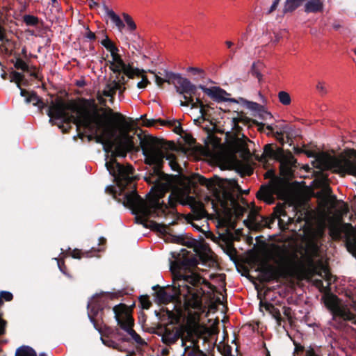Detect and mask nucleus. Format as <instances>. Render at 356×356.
<instances>
[{"instance_id": "9b49d317", "label": "nucleus", "mask_w": 356, "mask_h": 356, "mask_svg": "<svg viewBox=\"0 0 356 356\" xmlns=\"http://www.w3.org/2000/svg\"><path fill=\"white\" fill-rule=\"evenodd\" d=\"M326 168L341 174L356 177V150L348 149L337 156L324 157Z\"/></svg>"}, {"instance_id": "f3484780", "label": "nucleus", "mask_w": 356, "mask_h": 356, "mask_svg": "<svg viewBox=\"0 0 356 356\" xmlns=\"http://www.w3.org/2000/svg\"><path fill=\"white\" fill-rule=\"evenodd\" d=\"M109 173L114 177L119 191H122L133 181V168L131 165L124 166L112 158L106 163Z\"/></svg>"}, {"instance_id": "8fccbe9b", "label": "nucleus", "mask_w": 356, "mask_h": 356, "mask_svg": "<svg viewBox=\"0 0 356 356\" xmlns=\"http://www.w3.org/2000/svg\"><path fill=\"white\" fill-rule=\"evenodd\" d=\"M102 340L103 343L105 345H106L107 346L116 348L117 343L115 342H114L113 341H111L108 339H104V338H102Z\"/></svg>"}, {"instance_id": "c85d7f7f", "label": "nucleus", "mask_w": 356, "mask_h": 356, "mask_svg": "<svg viewBox=\"0 0 356 356\" xmlns=\"http://www.w3.org/2000/svg\"><path fill=\"white\" fill-rule=\"evenodd\" d=\"M266 129L273 134L275 138L280 143H282V145L284 143V139L283 136L284 134H286V129H288L286 126H283L282 128H280V130H277L276 131H274V129L272 125H268L266 127Z\"/></svg>"}, {"instance_id": "bb28decb", "label": "nucleus", "mask_w": 356, "mask_h": 356, "mask_svg": "<svg viewBox=\"0 0 356 356\" xmlns=\"http://www.w3.org/2000/svg\"><path fill=\"white\" fill-rule=\"evenodd\" d=\"M10 81L15 82L17 85V87L19 89H20L21 95L26 96V95L28 93V92L26 90H25L24 89H22L21 86H20L21 82L24 79V75L22 73H20V72H18L16 71H13L10 73Z\"/></svg>"}, {"instance_id": "5fc2aeb1", "label": "nucleus", "mask_w": 356, "mask_h": 356, "mask_svg": "<svg viewBox=\"0 0 356 356\" xmlns=\"http://www.w3.org/2000/svg\"><path fill=\"white\" fill-rule=\"evenodd\" d=\"M6 325V321L0 318V335L4 334Z\"/></svg>"}, {"instance_id": "423d86ee", "label": "nucleus", "mask_w": 356, "mask_h": 356, "mask_svg": "<svg viewBox=\"0 0 356 356\" xmlns=\"http://www.w3.org/2000/svg\"><path fill=\"white\" fill-rule=\"evenodd\" d=\"M179 202L182 204H188L191 207V213H188L186 216L188 222L191 223L193 227L199 232H205L204 227L207 228V225H200L195 221H199L204 218L207 216V212L202 203L196 202L191 197L186 196L185 191H180L177 188H174L172 193L168 198V204H165L163 202L159 201V207H163V212H157L151 211L149 215L145 216L142 213H136L137 221L140 223H145L148 218L150 217H163L164 221L159 224L154 222L153 226L160 232H165L167 226L175 223L177 219L175 212V207L177 203Z\"/></svg>"}, {"instance_id": "de8ad7c7", "label": "nucleus", "mask_w": 356, "mask_h": 356, "mask_svg": "<svg viewBox=\"0 0 356 356\" xmlns=\"http://www.w3.org/2000/svg\"><path fill=\"white\" fill-rule=\"evenodd\" d=\"M140 302L143 309H148L151 305V302L148 300L147 297L145 296L140 297Z\"/></svg>"}, {"instance_id": "49530a36", "label": "nucleus", "mask_w": 356, "mask_h": 356, "mask_svg": "<svg viewBox=\"0 0 356 356\" xmlns=\"http://www.w3.org/2000/svg\"><path fill=\"white\" fill-rule=\"evenodd\" d=\"M187 71L193 74H199L201 77L204 76V71L200 68L191 67L187 69Z\"/></svg>"}, {"instance_id": "ddd939ff", "label": "nucleus", "mask_w": 356, "mask_h": 356, "mask_svg": "<svg viewBox=\"0 0 356 356\" xmlns=\"http://www.w3.org/2000/svg\"><path fill=\"white\" fill-rule=\"evenodd\" d=\"M113 310L118 324L131 337V339L139 346L145 345V340L132 328L134 323V319L127 306L120 304L113 307Z\"/></svg>"}, {"instance_id": "603ef678", "label": "nucleus", "mask_w": 356, "mask_h": 356, "mask_svg": "<svg viewBox=\"0 0 356 356\" xmlns=\"http://www.w3.org/2000/svg\"><path fill=\"white\" fill-rule=\"evenodd\" d=\"M72 257L76 259H80L82 257V252L81 250L75 249L72 252Z\"/></svg>"}, {"instance_id": "4be33fe9", "label": "nucleus", "mask_w": 356, "mask_h": 356, "mask_svg": "<svg viewBox=\"0 0 356 356\" xmlns=\"http://www.w3.org/2000/svg\"><path fill=\"white\" fill-rule=\"evenodd\" d=\"M106 16L115 24L118 31H122L125 27L124 23L122 22L119 15H118L113 10L108 8L107 6L104 7Z\"/></svg>"}, {"instance_id": "7ed1b4c3", "label": "nucleus", "mask_w": 356, "mask_h": 356, "mask_svg": "<svg viewBox=\"0 0 356 356\" xmlns=\"http://www.w3.org/2000/svg\"><path fill=\"white\" fill-rule=\"evenodd\" d=\"M140 147L145 157V163L153 165V172L145 177L149 184H154L148 194L147 200L142 199L132 191L124 195L123 204L131 208L134 213L149 215L151 211L163 212V207H159V200L173 186L172 178L161 172L166 150L160 140L152 136L145 137L140 140Z\"/></svg>"}, {"instance_id": "c9c22d12", "label": "nucleus", "mask_w": 356, "mask_h": 356, "mask_svg": "<svg viewBox=\"0 0 356 356\" xmlns=\"http://www.w3.org/2000/svg\"><path fill=\"white\" fill-rule=\"evenodd\" d=\"M138 70L140 72L138 75L134 74L132 77H129V78L133 79L134 76H138V77L141 76L142 80L137 83V87L140 89H143V88H146V86L149 83V81H148L147 76L144 75L145 71L143 70H140V69H138Z\"/></svg>"}, {"instance_id": "5701e85b", "label": "nucleus", "mask_w": 356, "mask_h": 356, "mask_svg": "<svg viewBox=\"0 0 356 356\" xmlns=\"http://www.w3.org/2000/svg\"><path fill=\"white\" fill-rule=\"evenodd\" d=\"M14 66L17 70H21L24 72L29 73L30 76L35 78H38V74L35 67H29L27 63L22 58H17L14 63Z\"/></svg>"}, {"instance_id": "f03ea898", "label": "nucleus", "mask_w": 356, "mask_h": 356, "mask_svg": "<svg viewBox=\"0 0 356 356\" xmlns=\"http://www.w3.org/2000/svg\"><path fill=\"white\" fill-rule=\"evenodd\" d=\"M319 245L314 236L309 237L305 243V247H298L291 242L281 244H271L266 251L267 258L277 265L276 267L264 264L261 271L266 280H271L285 277L294 273L307 263L313 268L315 274L327 282V287L332 282V275L322 261L314 266V258L318 256Z\"/></svg>"}, {"instance_id": "0e129e2a", "label": "nucleus", "mask_w": 356, "mask_h": 356, "mask_svg": "<svg viewBox=\"0 0 356 356\" xmlns=\"http://www.w3.org/2000/svg\"><path fill=\"white\" fill-rule=\"evenodd\" d=\"M87 38H89L90 40H94L95 38V35L94 33L91 32V31H89L88 33H87Z\"/></svg>"}, {"instance_id": "c756f323", "label": "nucleus", "mask_w": 356, "mask_h": 356, "mask_svg": "<svg viewBox=\"0 0 356 356\" xmlns=\"http://www.w3.org/2000/svg\"><path fill=\"white\" fill-rule=\"evenodd\" d=\"M293 356H318L313 348L305 349L301 346H296Z\"/></svg>"}, {"instance_id": "4468645a", "label": "nucleus", "mask_w": 356, "mask_h": 356, "mask_svg": "<svg viewBox=\"0 0 356 356\" xmlns=\"http://www.w3.org/2000/svg\"><path fill=\"white\" fill-rule=\"evenodd\" d=\"M101 43L111 53L110 68L112 71L119 73L123 72L128 77H132L134 74L138 75L140 74V72L138 68H133L124 63L118 54V49L108 37H106Z\"/></svg>"}, {"instance_id": "dca6fc26", "label": "nucleus", "mask_w": 356, "mask_h": 356, "mask_svg": "<svg viewBox=\"0 0 356 356\" xmlns=\"http://www.w3.org/2000/svg\"><path fill=\"white\" fill-rule=\"evenodd\" d=\"M264 154L280 162V172L283 176L289 177L293 175L296 161L290 152H285L282 148L274 150L270 145H266Z\"/></svg>"}, {"instance_id": "20e7f679", "label": "nucleus", "mask_w": 356, "mask_h": 356, "mask_svg": "<svg viewBox=\"0 0 356 356\" xmlns=\"http://www.w3.org/2000/svg\"><path fill=\"white\" fill-rule=\"evenodd\" d=\"M241 190L234 179H225L213 191L211 204L216 214L217 229L219 234L231 235L236 222L245 212L250 210L245 225L253 230L268 227L271 220L259 214V209L253 204H248L243 199L237 200L234 192Z\"/></svg>"}, {"instance_id": "e433bc0d", "label": "nucleus", "mask_w": 356, "mask_h": 356, "mask_svg": "<svg viewBox=\"0 0 356 356\" xmlns=\"http://www.w3.org/2000/svg\"><path fill=\"white\" fill-rule=\"evenodd\" d=\"M277 97H278V99H279L280 102L284 106H288L291 102V96L286 91L279 92Z\"/></svg>"}, {"instance_id": "b1692460", "label": "nucleus", "mask_w": 356, "mask_h": 356, "mask_svg": "<svg viewBox=\"0 0 356 356\" xmlns=\"http://www.w3.org/2000/svg\"><path fill=\"white\" fill-rule=\"evenodd\" d=\"M323 3L321 0H309L305 4V11L307 13L321 12Z\"/></svg>"}, {"instance_id": "58836bf2", "label": "nucleus", "mask_w": 356, "mask_h": 356, "mask_svg": "<svg viewBox=\"0 0 356 356\" xmlns=\"http://www.w3.org/2000/svg\"><path fill=\"white\" fill-rule=\"evenodd\" d=\"M26 95H28L26 99V102L27 103L32 102L34 106H38L39 107L42 104V102L35 93L29 94L28 92L26 96Z\"/></svg>"}, {"instance_id": "37998d69", "label": "nucleus", "mask_w": 356, "mask_h": 356, "mask_svg": "<svg viewBox=\"0 0 356 356\" xmlns=\"http://www.w3.org/2000/svg\"><path fill=\"white\" fill-rule=\"evenodd\" d=\"M251 74L257 77L259 80L261 79V74L257 68V65L256 63H253L251 67Z\"/></svg>"}, {"instance_id": "0eeeda50", "label": "nucleus", "mask_w": 356, "mask_h": 356, "mask_svg": "<svg viewBox=\"0 0 356 356\" xmlns=\"http://www.w3.org/2000/svg\"><path fill=\"white\" fill-rule=\"evenodd\" d=\"M348 211L347 206L343 204L340 209L332 216L324 212L323 218L327 220L330 236L334 239H339L343 234L348 251L356 255V229L349 223H342V217Z\"/></svg>"}, {"instance_id": "6ab92c4d", "label": "nucleus", "mask_w": 356, "mask_h": 356, "mask_svg": "<svg viewBox=\"0 0 356 356\" xmlns=\"http://www.w3.org/2000/svg\"><path fill=\"white\" fill-rule=\"evenodd\" d=\"M109 297L110 296L108 295H102L95 298L88 305V316L97 330H99V328L97 327L95 318L98 315L99 310L102 309L101 303L106 302L109 298Z\"/></svg>"}, {"instance_id": "a878e982", "label": "nucleus", "mask_w": 356, "mask_h": 356, "mask_svg": "<svg viewBox=\"0 0 356 356\" xmlns=\"http://www.w3.org/2000/svg\"><path fill=\"white\" fill-rule=\"evenodd\" d=\"M258 199L264 200L268 204H272L274 198L270 190L268 187L262 186L257 193Z\"/></svg>"}, {"instance_id": "79ce46f5", "label": "nucleus", "mask_w": 356, "mask_h": 356, "mask_svg": "<svg viewBox=\"0 0 356 356\" xmlns=\"http://www.w3.org/2000/svg\"><path fill=\"white\" fill-rule=\"evenodd\" d=\"M258 114L259 117L264 120H270L273 118L272 114L267 111L264 106L262 107V110L258 112Z\"/></svg>"}, {"instance_id": "2f4dec72", "label": "nucleus", "mask_w": 356, "mask_h": 356, "mask_svg": "<svg viewBox=\"0 0 356 356\" xmlns=\"http://www.w3.org/2000/svg\"><path fill=\"white\" fill-rule=\"evenodd\" d=\"M165 158L167 161H168L169 165L171 169L175 172H179L181 170V167L178 164L176 161L175 156L172 154L166 153Z\"/></svg>"}, {"instance_id": "393cba45", "label": "nucleus", "mask_w": 356, "mask_h": 356, "mask_svg": "<svg viewBox=\"0 0 356 356\" xmlns=\"http://www.w3.org/2000/svg\"><path fill=\"white\" fill-rule=\"evenodd\" d=\"M260 309H265L266 311L268 312L277 321L278 324L281 322V314L277 308H276L273 304L269 302H260Z\"/></svg>"}, {"instance_id": "69168bd1", "label": "nucleus", "mask_w": 356, "mask_h": 356, "mask_svg": "<svg viewBox=\"0 0 356 356\" xmlns=\"http://www.w3.org/2000/svg\"><path fill=\"white\" fill-rule=\"evenodd\" d=\"M316 285L318 287L323 286V282L321 280H316Z\"/></svg>"}, {"instance_id": "a18cd8bd", "label": "nucleus", "mask_w": 356, "mask_h": 356, "mask_svg": "<svg viewBox=\"0 0 356 356\" xmlns=\"http://www.w3.org/2000/svg\"><path fill=\"white\" fill-rule=\"evenodd\" d=\"M0 297H1V298L6 301H10L13 298L11 293L4 291L0 292Z\"/></svg>"}, {"instance_id": "39448f33", "label": "nucleus", "mask_w": 356, "mask_h": 356, "mask_svg": "<svg viewBox=\"0 0 356 356\" xmlns=\"http://www.w3.org/2000/svg\"><path fill=\"white\" fill-rule=\"evenodd\" d=\"M192 259L186 258L182 264L179 261H175L170 264V271L172 276V287L168 290H172V293L167 291L164 288H160L156 292V298L159 302L167 303L174 300L183 302L188 314L190 312H199V316L203 312L202 308L201 292L199 286L202 284L211 286L209 282L186 266L195 264ZM188 315H187V317Z\"/></svg>"}, {"instance_id": "338daca9", "label": "nucleus", "mask_w": 356, "mask_h": 356, "mask_svg": "<svg viewBox=\"0 0 356 356\" xmlns=\"http://www.w3.org/2000/svg\"><path fill=\"white\" fill-rule=\"evenodd\" d=\"M99 245H103V244H104L106 243V239L104 238H103V237H101L99 239Z\"/></svg>"}, {"instance_id": "a19ab883", "label": "nucleus", "mask_w": 356, "mask_h": 356, "mask_svg": "<svg viewBox=\"0 0 356 356\" xmlns=\"http://www.w3.org/2000/svg\"><path fill=\"white\" fill-rule=\"evenodd\" d=\"M246 105L249 109L257 111V113L262 110L263 107V106L259 104L253 102H246Z\"/></svg>"}, {"instance_id": "c03bdc74", "label": "nucleus", "mask_w": 356, "mask_h": 356, "mask_svg": "<svg viewBox=\"0 0 356 356\" xmlns=\"http://www.w3.org/2000/svg\"><path fill=\"white\" fill-rule=\"evenodd\" d=\"M118 83V89L117 90L119 91V94L120 95L125 90V87H124V76H122L121 79H119L118 81H116Z\"/></svg>"}, {"instance_id": "aec40b11", "label": "nucleus", "mask_w": 356, "mask_h": 356, "mask_svg": "<svg viewBox=\"0 0 356 356\" xmlns=\"http://www.w3.org/2000/svg\"><path fill=\"white\" fill-rule=\"evenodd\" d=\"M117 89L118 83L116 81H113L108 83L102 91H98L96 97L99 104L106 106V100L105 97H109V102L113 104Z\"/></svg>"}, {"instance_id": "f257e3e1", "label": "nucleus", "mask_w": 356, "mask_h": 356, "mask_svg": "<svg viewBox=\"0 0 356 356\" xmlns=\"http://www.w3.org/2000/svg\"><path fill=\"white\" fill-rule=\"evenodd\" d=\"M47 115L51 122L56 120L62 122L73 120L88 129L95 135L96 141L103 145L106 152L112 150L118 131L124 142L116 146L114 152L116 156H125L134 146L131 138L123 128L124 116L109 107L99 108L93 98H80L76 102H70L56 99L51 102Z\"/></svg>"}, {"instance_id": "4c0bfd02", "label": "nucleus", "mask_w": 356, "mask_h": 356, "mask_svg": "<svg viewBox=\"0 0 356 356\" xmlns=\"http://www.w3.org/2000/svg\"><path fill=\"white\" fill-rule=\"evenodd\" d=\"M232 146L235 152L244 151L245 144L241 139L236 138L232 141Z\"/></svg>"}, {"instance_id": "1a4fd4ad", "label": "nucleus", "mask_w": 356, "mask_h": 356, "mask_svg": "<svg viewBox=\"0 0 356 356\" xmlns=\"http://www.w3.org/2000/svg\"><path fill=\"white\" fill-rule=\"evenodd\" d=\"M173 78L172 83L178 93L183 95L184 101L181 102V106H191L192 108H200L201 117L204 119V104L200 99V94L197 93V87L193 84L188 79L182 77L179 74H171Z\"/></svg>"}, {"instance_id": "6e6552de", "label": "nucleus", "mask_w": 356, "mask_h": 356, "mask_svg": "<svg viewBox=\"0 0 356 356\" xmlns=\"http://www.w3.org/2000/svg\"><path fill=\"white\" fill-rule=\"evenodd\" d=\"M199 312H190L186 319V326L182 337V347L188 356H207L200 350L198 339L207 333V327L200 323Z\"/></svg>"}, {"instance_id": "774afa93", "label": "nucleus", "mask_w": 356, "mask_h": 356, "mask_svg": "<svg viewBox=\"0 0 356 356\" xmlns=\"http://www.w3.org/2000/svg\"><path fill=\"white\" fill-rule=\"evenodd\" d=\"M225 44L228 48H231L234 44V43L231 41H226Z\"/></svg>"}, {"instance_id": "3c124183", "label": "nucleus", "mask_w": 356, "mask_h": 356, "mask_svg": "<svg viewBox=\"0 0 356 356\" xmlns=\"http://www.w3.org/2000/svg\"><path fill=\"white\" fill-rule=\"evenodd\" d=\"M162 124H168L169 126L175 127V129H180V124L177 121H168L163 122Z\"/></svg>"}, {"instance_id": "6e6d98bb", "label": "nucleus", "mask_w": 356, "mask_h": 356, "mask_svg": "<svg viewBox=\"0 0 356 356\" xmlns=\"http://www.w3.org/2000/svg\"><path fill=\"white\" fill-rule=\"evenodd\" d=\"M197 181L200 182V184L209 186V181L207 180L203 177L197 176Z\"/></svg>"}, {"instance_id": "7c9ffc66", "label": "nucleus", "mask_w": 356, "mask_h": 356, "mask_svg": "<svg viewBox=\"0 0 356 356\" xmlns=\"http://www.w3.org/2000/svg\"><path fill=\"white\" fill-rule=\"evenodd\" d=\"M237 170L243 175H250L253 172V168L247 163L237 161L236 163Z\"/></svg>"}, {"instance_id": "a211bd4d", "label": "nucleus", "mask_w": 356, "mask_h": 356, "mask_svg": "<svg viewBox=\"0 0 356 356\" xmlns=\"http://www.w3.org/2000/svg\"><path fill=\"white\" fill-rule=\"evenodd\" d=\"M186 326V323L180 330L177 327H164L159 332V334L161 337L162 341L165 344L171 345L175 343L179 338L182 340Z\"/></svg>"}, {"instance_id": "ea45409f", "label": "nucleus", "mask_w": 356, "mask_h": 356, "mask_svg": "<svg viewBox=\"0 0 356 356\" xmlns=\"http://www.w3.org/2000/svg\"><path fill=\"white\" fill-rule=\"evenodd\" d=\"M321 194H322V196L325 198V199H327L330 196V193H331V188H330V186L327 184L325 180H323V184H322V190H321Z\"/></svg>"}, {"instance_id": "09e8293b", "label": "nucleus", "mask_w": 356, "mask_h": 356, "mask_svg": "<svg viewBox=\"0 0 356 356\" xmlns=\"http://www.w3.org/2000/svg\"><path fill=\"white\" fill-rule=\"evenodd\" d=\"M316 89L319 92H321L322 95H325L327 93V89L325 86V83L323 82H318L316 85Z\"/></svg>"}, {"instance_id": "412c9836", "label": "nucleus", "mask_w": 356, "mask_h": 356, "mask_svg": "<svg viewBox=\"0 0 356 356\" xmlns=\"http://www.w3.org/2000/svg\"><path fill=\"white\" fill-rule=\"evenodd\" d=\"M199 88L202 89L205 94L216 102H237L234 99L228 98L227 96L229 94L218 87L206 88L203 86H200Z\"/></svg>"}, {"instance_id": "864d4df0", "label": "nucleus", "mask_w": 356, "mask_h": 356, "mask_svg": "<svg viewBox=\"0 0 356 356\" xmlns=\"http://www.w3.org/2000/svg\"><path fill=\"white\" fill-rule=\"evenodd\" d=\"M280 2V0H274L273 4L271 5V6L268 10V13H270L273 12L274 10H275L278 6Z\"/></svg>"}, {"instance_id": "bf43d9fd", "label": "nucleus", "mask_w": 356, "mask_h": 356, "mask_svg": "<svg viewBox=\"0 0 356 356\" xmlns=\"http://www.w3.org/2000/svg\"><path fill=\"white\" fill-rule=\"evenodd\" d=\"M282 38V35L277 33H275L274 39L272 40L273 43H277Z\"/></svg>"}, {"instance_id": "f704fd0d", "label": "nucleus", "mask_w": 356, "mask_h": 356, "mask_svg": "<svg viewBox=\"0 0 356 356\" xmlns=\"http://www.w3.org/2000/svg\"><path fill=\"white\" fill-rule=\"evenodd\" d=\"M122 16L127 26V30L130 32L134 31L136 29V24L133 18L126 13H123Z\"/></svg>"}, {"instance_id": "13d9d810", "label": "nucleus", "mask_w": 356, "mask_h": 356, "mask_svg": "<svg viewBox=\"0 0 356 356\" xmlns=\"http://www.w3.org/2000/svg\"><path fill=\"white\" fill-rule=\"evenodd\" d=\"M5 29L0 24V40L3 41L5 38Z\"/></svg>"}, {"instance_id": "473e14b6", "label": "nucleus", "mask_w": 356, "mask_h": 356, "mask_svg": "<svg viewBox=\"0 0 356 356\" xmlns=\"http://www.w3.org/2000/svg\"><path fill=\"white\" fill-rule=\"evenodd\" d=\"M15 356H37V355L33 348L29 346H22L17 350Z\"/></svg>"}, {"instance_id": "f8f14e48", "label": "nucleus", "mask_w": 356, "mask_h": 356, "mask_svg": "<svg viewBox=\"0 0 356 356\" xmlns=\"http://www.w3.org/2000/svg\"><path fill=\"white\" fill-rule=\"evenodd\" d=\"M325 305L331 312L333 319H340L348 321L354 325L356 330V314L350 312L349 307L337 296L327 293L323 297Z\"/></svg>"}, {"instance_id": "cd10ccee", "label": "nucleus", "mask_w": 356, "mask_h": 356, "mask_svg": "<svg viewBox=\"0 0 356 356\" xmlns=\"http://www.w3.org/2000/svg\"><path fill=\"white\" fill-rule=\"evenodd\" d=\"M305 0H286L283 8L284 13H291L300 7Z\"/></svg>"}, {"instance_id": "680f3d73", "label": "nucleus", "mask_w": 356, "mask_h": 356, "mask_svg": "<svg viewBox=\"0 0 356 356\" xmlns=\"http://www.w3.org/2000/svg\"><path fill=\"white\" fill-rule=\"evenodd\" d=\"M223 356H234L231 353L230 347H227L225 348Z\"/></svg>"}, {"instance_id": "052dcab7", "label": "nucleus", "mask_w": 356, "mask_h": 356, "mask_svg": "<svg viewBox=\"0 0 356 356\" xmlns=\"http://www.w3.org/2000/svg\"><path fill=\"white\" fill-rule=\"evenodd\" d=\"M106 191L109 193L113 194L115 197L116 189L113 186H108L106 188Z\"/></svg>"}, {"instance_id": "2eb2a0df", "label": "nucleus", "mask_w": 356, "mask_h": 356, "mask_svg": "<svg viewBox=\"0 0 356 356\" xmlns=\"http://www.w3.org/2000/svg\"><path fill=\"white\" fill-rule=\"evenodd\" d=\"M101 43L111 53L110 68L112 71L119 73L123 72L128 77H132L134 74L138 75L140 74V72L138 68H133L124 63L118 54V49L108 37H106Z\"/></svg>"}, {"instance_id": "4d7b16f0", "label": "nucleus", "mask_w": 356, "mask_h": 356, "mask_svg": "<svg viewBox=\"0 0 356 356\" xmlns=\"http://www.w3.org/2000/svg\"><path fill=\"white\" fill-rule=\"evenodd\" d=\"M25 20L27 23L34 24L36 22V19L32 16H27L25 18Z\"/></svg>"}, {"instance_id": "72a5a7b5", "label": "nucleus", "mask_w": 356, "mask_h": 356, "mask_svg": "<svg viewBox=\"0 0 356 356\" xmlns=\"http://www.w3.org/2000/svg\"><path fill=\"white\" fill-rule=\"evenodd\" d=\"M171 74H175L174 73H172V72H165V74H164V77L162 78L161 76H159V75L157 74H155V81H156V83L159 86H161L163 85V83L165 82H168V83H172V81H173V78L172 77H170Z\"/></svg>"}, {"instance_id": "e2e57ef3", "label": "nucleus", "mask_w": 356, "mask_h": 356, "mask_svg": "<svg viewBox=\"0 0 356 356\" xmlns=\"http://www.w3.org/2000/svg\"><path fill=\"white\" fill-rule=\"evenodd\" d=\"M238 119H236V118L232 119V123L233 129H238Z\"/></svg>"}, {"instance_id": "9d476101", "label": "nucleus", "mask_w": 356, "mask_h": 356, "mask_svg": "<svg viewBox=\"0 0 356 356\" xmlns=\"http://www.w3.org/2000/svg\"><path fill=\"white\" fill-rule=\"evenodd\" d=\"M274 214L278 218V223L280 226L283 228H286L290 224L296 222V223H301L303 222V225L300 226V229L304 228V234L307 235L309 229L308 221L307 220V215L305 211H298L297 208L288 204L286 202L279 203L275 208Z\"/></svg>"}]
</instances>
